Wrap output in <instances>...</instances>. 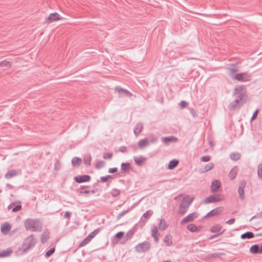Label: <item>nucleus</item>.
<instances>
[{"instance_id":"f257e3e1","label":"nucleus","mask_w":262,"mask_h":262,"mask_svg":"<svg viewBox=\"0 0 262 262\" xmlns=\"http://www.w3.org/2000/svg\"><path fill=\"white\" fill-rule=\"evenodd\" d=\"M24 226L27 230L34 232H40L42 229V223L37 219H27L24 222Z\"/></svg>"},{"instance_id":"f03ea898","label":"nucleus","mask_w":262,"mask_h":262,"mask_svg":"<svg viewBox=\"0 0 262 262\" xmlns=\"http://www.w3.org/2000/svg\"><path fill=\"white\" fill-rule=\"evenodd\" d=\"M36 242L33 234H31L25 239L20 249L25 252L30 248L34 247Z\"/></svg>"},{"instance_id":"7ed1b4c3","label":"nucleus","mask_w":262,"mask_h":262,"mask_svg":"<svg viewBox=\"0 0 262 262\" xmlns=\"http://www.w3.org/2000/svg\"><path fill=\"white\" fill-rule=\"evenodd\" d=\"M193 200V199L192 198L190 199L184 198L179 205V210L178 211L179 214L182 215L185 214Z\"/></svg>"},{"instance_id":"20e7f679","label":"nucleus","mask_w":262,"mask_h":262,"mask_svg":"<svg viewBox=\"0 0 262 262\" xmlns=\"http://www.w3.org/2000/svg\"><path fill=\"white\" fill-rule=\"evenodd\" d=\"M224 199V195L221 194L211 195L203 200L202 203L204 204L216 203Z\"/></svg>"},{"instance_id":"39448f33","label":"nucleus","mask_w":262,"mask_h":262,"mask_svg":"<svg viewBox=\"0 0 262 262\" xmlns=\"http://www.w3.org/2000/svg\"><path fill=\"white\" fill-rule=\"evenodd\" d=\"M150 247V244L148 242L144 241L137 245L135 247V249L138 253H145L149 250Z\"/></svg>"},{"instance_id":"423d86ee","label":"nucleus","mask_w":262,"mask_h":262,"mask_svg":"<svg viewBox=\"0 0 262 262\" xmlns=\"http://www.w3.org/2000/svg\"><path fill=\"white\" fill-rule=\"evenodd\" d=\"M234 79L243 82H249L251 80V74L247 72L238 73L234 76Z\"/></svg>"},{"instance_id":"0eeeda50","label":"nucleus","mask_w":262,"mask_h":262,"mask_svg":"<svg viewBox=\"0 0 262 262\" xmlns=\"http://www.w3.org/2000/svg\"><path fill=\"white\" fill-rule=\"evenodd\" d=\"M99 229H96L89 234L80 243V246H84L88 244L99 232Z\"/></svg>"},{"instance_id":"6e6552de","label":"nucleus","mask_w":262,"mask_h":262,"mask_svg":"<svg viewBox=\"0 0 262 262\" xmlns=\"http://www.w3.org/2000/svg\"><path fill=\"white\" fill-rule=\"evenodd\" d=\"M199 217V214L196 212L191 213L184 217L180 222L181 225L192 222L194 219Z\"/></svg>"},{"instance_id":"1a4fd4ad","label":"nucleus","mask_w":262,"mask_h":262,"mask_svg":"<svg viewBox=\"0 0 262 262\" xmlns=\"http://www.w3.org/2000/svg\"><path fill=\"white\" fill-rule=\"evenodd\" d=\"M246 182L245 180L242 181L238 188V193L241 200H244L245 198L244 188L246 186Z\"/></svg>"},{"instance_id":"9d476101","label":"nucleus","mask_w":262,"mask_h":262,"mask_svg":"<svg viewBox=\"0 0 262 262\" xmlns=\"http://www.w3.org/2000/svg\"><path fill=\"white\" fill-rule=\"evenodd\" d=\"M74 180L78 183L88 182L91 180V177L89 175H81L75 177Z\"/></svg>"},{"instance_id":"9b49d317","label":"nucleus","mask_w":262,"mask_h":262,"mask_svg":"<svg viewBox=\"0 0 262 262\" xmlns=\"http://www.w3.org/2000/svg\"><path fill=\"white\" fill-rule=\"evenodd\" d=\"M61 17H60V15L57 13V12H54V13H51L48 17L46 19V23H52L53 21H56V20H60L61 19Z\"/></svg>"},{"instance_id":"f8f14e48","label":"nucleus","mask_w":262,"mask_h":262,"mask_svg":"<svg viewBox=\"0 0 262 262\" xmlns=\"http://www.w3.org/2000/svg\"><path fill=\"white\" fill-rule=\"evenodd\" d=\"M223 211V208L222 207H217L209 211L205 216V218L214 216L217 215L221 213Z\"/></svg>"},{"instance_id":"ddd939ff","label":"nucleus","mask_w":262,"mask_h":262,"mask_svg":"<svg viewBox=\"0 0 262 262\" xmlns=\"http://www.w3.org/2000/svg\"><path fill=\"white\" fill-rule=\"evenodd\" d=\"M115 91L118 92L119 97H122L123 96L130 97L132 95V93L127 90L119 87H116Z\"/></svg>"},{"instance_id":"4468645a","label":"nucleus","mask_w":262,"mask_h":262,"mask_svg":"<svg viewBox=\"0 0 262 262\" xmlns=\"http://www.w3.org/2000/svg\"><path fill=\"white\" fill-rule=\"evenodd\" d=\"M221 187V184L219 180H215L212 182L211 186V190L212 192H216L218 191Z\"/></svg>"},{"instance_id":"2eb2a0df","label":"nucleus","mask_w":262,"mask_h":262,"mask_svg":"<svg viewBox=\"0 0 262 262\" xmlns=\"http://www.w3.org/2000/svg\"><path fill=\"white\" fill-rule=\"evenodd\" d=\"M154 214V212L151 210H148L146 211L140 219V222L145 223L147 219L151 217Z\"/></svg>"},{"instance_id":"dca6fc26","label":"nucleus","mask_w":262,"mask_h":262,"mask_svg":"<svg viewBox=\"0 0 262 262\" xmlns=\"http://www.w3.org/2000/svg\"><path fill=\"white\" fill-rule=\"evenodd\" d=\"M137 144L139 148L143 149L149 145V141L147 138H144L140 140Z\"/></svg>"},{"instance_id":"f3484780","label":"nucleus","mask_w":262,"mask_h":262,"mask_svg":"<svg viewBox=\"0 0 262 262\" xmlns=\"http://www.w3.org/2000/svg\"><path fill=\"white\" fill-rule=\"evenodd\" d=\"M232 67L227 68V70L229 71V75L232 79H234V76L237 74L236 73L237 72L238 70L236 67L235 64H232Z\"/></svg>"},{"instance_id":"a211bd4d","label":"nucleus","mask_w":262,"mask_h":262,"mask_svg":"<svg viewBox=\"0 0 262 262\" xmlns=\"http://www.w3.org/2000/svg\"><path fill=\"white\" fill-rule=\"evenodd\" d=\"M143 126L142 123L139 122L136 124L134 129V133L135 136L137 137L142 132Z\"/></svg>"},{"instance_id":"6ab92c4d","label":"nucleus","mask_w":262,"mask_h":262,"mask_svg":"<svg viewBox=\"0 0 262 262\" xmlns=\"http://www.w3.org/2000/svg\"><path fill=\"white\" fill-rule=\"evenodd\" d=\"M132 168L129 163H122L121 164V172L125 173Z\"/></svg>"},{"instance_id":"aec40b11","label":"nucleus","mask_w":262,"mask_h":262,"mask_svg":"<svg viewBox=\"0 0 262 262\" xmlns=\"http://www.w3.org/2000/svg\"><path fill=\"white\" fill-rule=\"evenodd\" d=\"M178 138L173 136L162 138V141L165 144H167L171 142H176L178 141Z\"/></svg>"},{"instance_id":"412c9836","label":"nucleus","mask_w":262,"mask_h":262,"mask_svg":"<svg viewBox=\"0 0 262 262\" xmlns=\"http://www.w3.org/2000/svg\"><path fill=\"white\" fill-rule=\"evenodd\" d=\"M11 228V226L8 223H5L1 226V232L3 234H6Z\"/></svg>"},{"instance_id":"4be33fe9","label":"nucleus","mask_w":262,"mask_h":262,"mask_svg":"<svg viewBox=\"0 0 262 262\" xmlns=\"http://www.w3.org/2000/svg\"><path fill=\"white\" fill-rule=\"evenodd\" d=\"M134 160L137 165L141 166L142 165L144 162H145V161L146 160V159L142 156H140L138 157H134Z\"/></svg>"},{"instance_id":"5701e85b","label":"nucleus","mask_w":262,"mask_h":262,"mask_svg":"<svg viewBox=\"0 0 262 262\" xmlns=\"http://www.w3.org/2000/svg\"><path fill=\"white\" fill-rule=\"evenodd\" d=\"M214 164L213 163H209L205 165V167L203 169H200L199 171L200 173H204L206 172L214 167Z\"/></svg>"},{"instance_id":"b1692460","label":"nucleus","mask_w":262,"mask_h":262,"mask_svg":"<svg viewBox=\"0 0 262 262\" xmlns=\"http://www.w3.org/2000/svg\"><path fill=\"white\" fill-rule=\"evenodd\" d=\"M92 157L90 154H87L84 155L83 158V162L86 166H90L91 165Z\"/></svg>"},{"instance_id":"393cba45","label":"nucleus","mask_w":262,"mask_h":262,"mask_svg":"<svg viewBox=\"0 0 262 262\" xmlns=\"http://www.w3.org/2000/svg\"><path fill=\"white\" fill-rule=\"evenodd\" d=\"M250 252L252 254H259V246L258 244L252 245L250 248Z\"/></svg>"},{"instance_id":"a878e982","label":"nucleus","mask_w":262,"mask_h":262,"mask_svg":"<svg viewBox=\"0 0 262 262\" xmlns=\"http://www.w3.org/2000/svg\"><path fill=\"white\" fill-rule=\"evenodd\" d=\"M254 237L253 233L250 231L246 232L241 235V238L244 239H251Z\"/></svg>"},{"instance_id":"bb28decb","label":"nucleus","mask_w":262,"mask_h":262,"mask_svg":"<svg viewBox=\"0 0 262 262\" xmlns=\"http://www.w3.org/2000/svg\"><path fill=\"white\" fill-rule=\"evenodd\" d=\"M179 164V161L176 159H173L168 163V169L169 170H172L174 169Z\"/></svg>"},{"instance_id":"cd10ccee","label":"nucleus","mask_w":262,"mask_h":262,"mask_svg":"<svg viewBox=\"0 0 262 262\" xmlns=\"http://www.w3.org/2000/svg\"><path fill=\"white\" fill-rule=\"evenodd\" d=\"M12 253V250L10 248H8L5 250L0 252V258L8 257Z\"/></svg>"},{"instance_id":"c85d7f7f","label":"nucleus","mask_w":262,"mask_h":262,"mask_svg":"<svg viewBox=\"0 0 262 262\" xmlns=\"http://www.w3.org/2000/svg\"><path fill=\"white\" fill-rule=\"evenodd\" d=\"M135 205H133L130 207V208H128L126 210H122L121 212H120L116 217V219L117 220H119L122 217L127 214L131 209H132L134 207Z\"/></svg>"},{"instance_id":"c756f323","label":"nucleus","mask_w":262,"mask_h":262,"mask_svg":"<svg viewBox=\"0 0 262 262\" xmlns=\"http://www.w3.org/2000/svg\"><path fill=\"white\" fill-rule=\"evenodd\" d=\"M168 227V225L166 223L165 221L163 219H161L160 220L159 227V229L161 230H165Z\"/></svg>"},{"instance_id":"7c9ffc66","label":"nucleus","mask_w":262,"mask_h":262,"mask_svg":"<svg viewBox=\"0 0 262 262\" xmlns=\"http://www.w3.org/2000/svg\"><path fill=\"white\" fill-rule=\"evenodd\" d=\"M49 238H50L49 233L48 232H46V231H44L41 234V243L42 244H45V243H46L47 242V241L49 239Z\"/></svg>"},{"instance_id":"2f4dec72","label":"nucleus","mask_w":262,"mask_h":262,"mask_svg":"<svg viewBox=\"0 0 262 262\" xmlns=\"http://www.w3.org/2000/svg\"><path fill=\"white\" fill-rule=\"evenodd\" d=\"M82 162L81 159L75 157L72 159V164L73 166H79L80 163Z\"/></svg>"},{"instance_id":"473e14b6","label":"nucleus","mask_w":262,"mask_h":262,"mask_svg":"<svg viewBox=\"0 0 262 262\" xmlns=\"http://www.w3.org/2000/svg\"><path fill=\"white\" fill-rule=\"evenodd\" d=\"M17 174V173L15 170H11L8 171L5 174V178L7 179H11L12 177L15 176Z\"/></svg>"},{"instance_id":"72a5a7b5","label":"nucleus","mask_w":262,"mask_h":262,"mask_svg":"<svg viewBox=\"0 0 262 262\" xmlns=\"http://www.w3.org/2000/svg\"><path fill=\"white\" fill-rule=\"evenodd\" d=\"M171 239V236L169 234L166 235L165 236L164 242L166 244L167 246H170L172 245V242Z\"/></svg>"},{"instance_id":"f704fd0d","label":"nucleus","mask_w":262,"mask_h":262,"mask_svg":"<svg viewBox=\"0 0 262 262\" xmlns=\"http://www.w3.org/2000/svg\"><path fill=\"white\" fill-rule=\"evenodd\" d=\"M222 228L219 225H216L212 227L210 230V231L212 233H217V232H221V230Z\"/></svg>"},{"instance_id":"c9c22d12","label":"nucleus","mask_w":262,"mask_h":262,"mask_svg":"<svg viewBox=\"0 0 262 262\" xmlns=\"http://www.w3.org/2000/svg\"><path fill=\"white\" fill-rule=\"evenodd\" d=\"M230 157L233 161H237L239 159L241 154L238 152H233L230 154Z\"/></svg>"},{"instance_id":"e433bc0d","label":"nucleus","mask_w":262,"mask_h":262,"mask_svg":"<svg viewBox=\"0 0 262 262\" xmlns=\"http://www.w3.org/2000/svg\"><path fill=\"white\" fill-rule=\"evenodd\" d=\"M89 186H81L80 187V188L79 189V190H78L79 193H81V194H83V193L88 194V193H90V190H85V189L86 188H89Z\"/></svg>"},{"instance_id":"4c0bfd02","label":"nucleus","mask_w":262,"mask_h":262,"mask_svg":"<svg viewBox=\"0 0 262 262\" xmlns=\"http://www.w3.org/2000/svg\"><path fill=\"white\" fill-rule=\"evenodd\" d=\"M187 229L188 230L192 232H195L198 231V229L196 226L193 224L188 225L187 226Z\"/></svg>"},{"instance_id":"58836bf2","label":"nucleus","mask_w":262,"mask_h":262,"mask_svg":"<svg viewBox=\"0 0 262 262\" xmlns=\"http://www.w3.org/2000/svg\"><path fill=\"white\" fill-rule=\"evenodd\" d=\"M12 63L8 61L3 60L0 61V67H7L10 68L11 66Z\"/></svg>"},{"instance_id":"ea45409f","label":"nucleus","mask_w":262,"mask_h":262,"mask_svg":"<svg viewBox=\"0 0 262 262\" xmlns=\"http://www.w3.org/2000/svg\"><path fill=\"white\" fill-rule=\"evenodd\" d=\"M55 251V248L54 247L51 248L50 250H48L45 254V257L46 258H49L51 256Z\"/></svg>"},{"instance_id":"a19ab883","label":"nucleus","mask_w":262,"mask_h":262,"mask_svg":"<svg viewBox=\"0 0 262 262\" xmlns=\"http://www.w3.org/2000/svg\"><path fill=\"white\" fill-rule=\"evenodd\" d=\"M158 230L157 227L155 225L152 226L151 228V236L152 237V236H155L158 235Z\"/></svg>"},{"instance_id":"79ce46f5","label":"nucleus","mask_w":262,"mask_h":262,"mask_svg":"<svg viewBox=\"0 0 262 262\" xmlns=\"http://www.w3.org/2000/svg\"><path fill=\"white\" fill-rule=\"evenodd\" d=\"M120 190L117 188H113L111 191V194L112 196L113 197L117 196L120 194Z\"/></svg>"},{"instance_id":"37998d69","label":"nucleus","mask_w":262,"mask_h":262,"mask_svg":"<svg viewBox=\"0 0 262 262\" xmlns=\"http://www.w3.org/2000/svg\"><path fill=\"white\" fill-rule=\"evenodd\" d=\"M236 174L235 168H232L229 172L228 176L231 180H233L235 178Z\"/></svg>"},{"instance_id":"c03bdc74","label":"nucleus","mask_w":262,"mask_h":262,"mask_svg":"<svg viewBox=\"0 0 262 262\" xmlns=\"http://www.w3.org/2000/svg\"><path fill=\"white\" fill-rule=\"evenodd\" d=\"M113 177L111 175H106L105 176L101 177L100 178V179L102 182H107L110 179H113Z\"/></svg>"},{"instance_id":"a18cd8bd","label":"nucleus","mask_w":262,"mask_h":262,"mask_svg":"<svg viewBox=\"0 0 262 262\" xmlns=\"http://www.w3.org/2000/svg\"><path fill=\"white\" fill-rule=\"evenodd\" d=\"M258 177L262 179V163L258 165L257 167Z\"/></svg>"},{"instance_id":"49530a36","label":"nucleus","mask_w":262,"mask_h":262,"mask_svg":"<svg viewBox=\"0 0 262 262\" xmlns=\"http://www.w3.org/2000/svg\"><path fill=\"white\" fill-rule=\"evenodd\" d=\"M123 235L124 232L123 231H119L115 235L114 237L116 238L120 239L123 237Z\"/></svg>"},{"instance_id":"de8ad7c7","label":"nucleus","mask_w":262,"mask_h":262,"mask_svg":"<svg viewBox=\"0 0 262 262\" xmlns=\"http://www.w3.org/2000/svg\"><path fill=\"white\" fill-rule=\"evenodd\" d=\"M21 209V206L20 205H17L16 206H14L12 208V212H17L20 210Z\"/></svg>"},{"instance_id":"09e8293b","label":"nucleus","mask_w":262,"mask_h":262,"mask_svg":"<svg viewBox=\"0 0 262 262\" xmlns=\"http://www.w3.org/2000/svg\"><path fill=\"white\" fill-rule=\"evenodd\" d=\"M259 112V110L257 109L255 111V112L253 113L252 116L251 118V121H252L254 119H255L257 116V114Z\"/></svg>"},{"instance_id":"8fccbe9b","label":"nucleus","mask_w":262,"mask_h":262,"mask_svg":"<svg viewBox=\"0 0 262 262\" xmlns=\"http://www.w3.org/2000/svg\"><path fill=\"white\" fill-rule=\"evenodd\" d=\"M112 156H113L112 153L107 152V153H105L103 154V158L105 159H111Z\"/></svg>"},{"instance_id":"3c124183","label":"nucleus","mask_w":262,"mask_h":262,"mask_svg":"<svg viewBox=\"0 0 262 262\" xmlns=\"http://www.w3.org/2000/svg\"><path fill=\"white\" fill-rule=\"evenodd\" d=\"M134 234V232L132 230L128 231L126 234V238L127 239L130 238Z\"/></svg>"},{"instance_id":"603ef678","label":"nucleus","mask_w":262,"mask_h":262,"mask_svg":"<svg viewBox=\"0 0 262 262\" xmlns=\"http://www.w3.org/2000/svg\"><path fill=\"white\" fill-rule=\"evenodd\" d=\"M201 160L205 162H208L210 160V157L209 156H203L201 158Z\"/></svg>"},{"instance_id":"864d4df0","label":"nucleus","mask_w":262,"mask_h":262,"mask_svg":"<svg viewBox=\"0 0 262 262\" xmlns=\"http://www.w3.org/2000/svg\"><path fill=\"white\" fill-rule=\"evenodd\" d=\"M237 104H235V102L233 101L232 102H231L228 106V108L229 110H234L236 108V107L237 106Z\"/></svg>"},{"instance_id":"5fc2aeb1","label":"nucleus","mask_w":262,"mask_h":262,"mask_svg":"<svg viewBox=\"0 0 262 262\" xmlns=\"http://www.w3.org/2000/svg\"><path fill=\"white\" fill-rule=\"evenodd\" d=\"M244 87L243 85H240L238 87H236L235 88V93H240L241 91H243V90L244 89Z\"/></svg>"},{"instance_id":"6e6d98bb","label":"nucleus","mask_w":262,"mask_h":262,"mask_svg":"<svg viewBox=\"0 0 262 262\" xmlns=\"http://www.w3.org/2000/svg\"><path fill=\"white\" fill-rule=\"evenodd\" d=\"M104 164V161H99L97 163L96 167L97 168H101V167H102L103 166Z\"/></svg>"},{"instance_id":"4d7b16f0","label":"nucleus","mask_w":262,"mask_h":262,"mask_svg":"<svg viewBox=\"0 0 262 262\" xmlns=\"http://www.w3.org/2000/svg\"><path fill=\"white\" fill-rule=\"evenodd\" d=\"M190 114L193 116V118H196L198 116L195 110L193 108L190 109Z\"/></svg>"},{"instance_id":"13d9d810","label":"nucleus","mask_w":262,"mask_h":262,"mask_svg":"<svg viewBox=\"0 0 262 262\" xmlns=\"http://www.w3.org/2000/svg\"><path fill=\"white\" fill-rule=\"evenodd\" d=\"M117 167L110 168L108 169V172L111 173H113L117 171Z\"/></svg>"},{"instance_id":"bf43d9fd","label":"nucleus","mask_w":262,"mask_h":262,"mask_svg":"<svg viewBox=\"0 0 262 262\" xmlns=\"http://www.w3.org/2000/svg\"><path fill=\"white\" fill-rule=\"evenodd\" d=\"M187 104H188V103L185 101H184V100L181 101L180 103V105L182 108H183L185 107H186Z\"/></svg>"},{"instance_id":"052dcab7","label":"nucleus","mask_w":262,"mask_h":262,"mask_svg":"<svg viewBox=\"0 0 262 262\" xmlns=\"http://www.w3.org/2000/svg\"><path fill=\"white\" fill-rule=\"evenodd\" d=\"M158 137H153L152 138L150 139L149 141V143H156L157 141H158Z\"/></svg>"},{"instance_id":"680f3d73","label":"nucleus","mask_w":262,"mask_h":262,"mask_svg":"<svg viewBox=\"0 0 262 262\" xmlns=\"http://www.w3.org/2000/svg\"><path fill=\"white\" fill-rule=\"evenodd\" d=\"M71 213L69 211H67L66 212L64 216H63V217L64 219H70V217H71Z\"/></svg>"},{"instance_id":"e2e57ef3","label":"nucleus","mask_w":262,"mask_h":262,"mask_svg":"<svg viewBox=\"0 0 262 262\" xmlns=\"http://www.w3.org/2000/svg\"><path fill=\"white\" fill-rule=\"evenodd\" d=\"M234 221H235L234 219H231L229 220L228 221H227L226 222V223L228 225H231L234 223Z\"/></svg>"},{"instance_id":"0e129e2a","label":"nucleus","mask_w":262,"mask_h":262,"mask_svg":"<svg viewBox=\"0 0 262 262\" xmlns=\"http://www.w3.org/2000/svg\"><path fill=\"white\" fill-rule=\"evenodd\" d=\"M223 232H221L220 233H219V234H214V235H211L210 237V239H214L215 238H216L217 237H218L220 235L222 234V233Z\"/></svg>"},{"instance_id":"69168bd1","label":"nucleus","mask_w":262,"mask_h":262,"mask_svg":"<svg viewBox=\"0 0 262 262\" xmlns=\"http://www.w3.org/2000/svg\"><path fill=\"white\" fill-rule=\"evenodd\" d=\"M126 149V147L125 146H121L119 148V151L122 152H124L125 151Z\"/></svg>"},{"instance_id":"338daca9","label":"nucleus","mask_w":262,"mask_h":262,"mask_svg":"<svg viewBox=\"0 0 262 262\" xmlns=\"http://www.w3.org/2000/svg\"><path fill=\"white\" fill-rule=\"evenodd\" d=\"M243 98V94H239V95L237 96V97L236 99H238L239 100V101H242V100Z\"/></svg>"},{"instance_id":"774afa93","label":"nucleus","mask_w":262,"mask_h":262,"mask_svg":"<svg viewBox=\"0 0 262 262\" xmlns=\"http://www.w3.org/2000/svg\"><path fill=\"white\" fill-rule=\"evenodd\" d=\"M14 205H15L14 203H12V204H10L8 207V209L9 210H10V209L12 210V208H13V206H14Z\"/></svg>"}]
</instances>
